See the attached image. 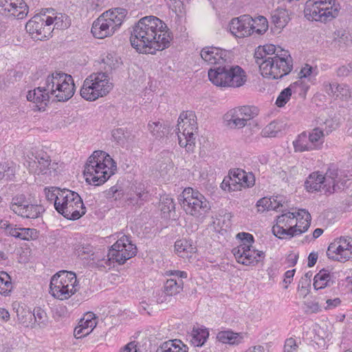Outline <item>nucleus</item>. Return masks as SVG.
<instances>
[{"instance_id":"nucleus-1","label":"nucleus","mask_w":352,"mask_h":352,"mask_svg":"<svg viewBox=\"0 0 352 352\" xmlns=\"http://www.w3.org/2000/svg\"><path fill=\"white\" fill-rule=\"evenodd\" d=\"M172 34L167 25L155 16L140 19L133 27L131 45L140 53L154 54L170 46Z\"/></svg>"},{"instance_id":"nucleus-2","label":"nucleus","mask_w":352,"mask_h":352,"mask_svg":"<svg viewBox=\"0 0 352 352\" xmlns=\"http://www.w3.org/2000/svg\"><path fill=\"white\" fill-rule=\"evenodd\" d=\"M254 58L263 77L281 78L293 69L292 58L288 51L272 44L259 46L255 51Z\"/></svg>"},{"instance_id":"nucleus-3","label":"nucleus","mask_w":352,"mask_h":352,"mask_svg":"<svg viewBox=\"0 0 352 352\" xmlns=\"http://www.w3.org/2000/svg\"><path fill=\"white\" fill-rule=\"evenodd\" d=\"M122 8L110 9L100 15L93 23L91 32L97 38L112 36L122 25L127 15Z\"/></svg>"},{"instance_id":"nucleus-4","label":"nucleus","mask_w":352,"mask_h":352,"mask_svg":"<svg viewBox=\"0 0 352 352\" xmlns=\"http://www.w3.org/2000/svg\"><path fill=\"white\" fill-rule=\"evenodd\" d=\"M43 88L59 102L67 101L75 93L73 78L62 72L50 74L43 80Z\"/></svg>"},{"instance_id":"nucleus-5","label":"nucleus","mask_w":352,"mask_h":352,"mask_svg":"<svg viewBox=\"0 0 352 352\" xmlns=\"http://www.w3.org/2000/svg\"><path fill=\"white\" fill-rule=\"evenodd\" d=\"M113 84L107 72L91 74L84 80L80 96L88 101H95L106 96L113 89Z\"/></svg>"},{"instance_id":"nucleus-6","label":"nucleus","mask_w":352,"mask_h":352,"mask_svg":"<svg viewBox=\"0 0 352 352\" xmlns=\"http://www.w3.org/2000/svg\"><path fill=\"white\" fill-rule=\"evenodd\" d=\"M179 200L186 214L199 221L205 218L211 208L206 198L192 188H186L179 196Z\"/></svg>"},{"instance_id":"nucleus-7","label":"nucleus","mask_w":352,"mask_h":352,"mask_svg":"<svg viewBox=\"0 0 352 352\" xmlns=\"http://www.w3.org/2000/svg\"><path fill=\"white\" fill-rule=\"evenodd\" d=\"M340 9L337 0H309L306 2L305 13L309 19L327 23L338 17Z\"/></svg>"},{"instance_id":"nucleus-8","label":"nucleus","mask_w":352,"mask_h":352,"mask_svg":"<svg viewBox=\"0 0 352 352\" xmlns=\"http://www.w3.org/2000/svg\"><path fill=\"white\" fill-rule=\"evenodd\" d=\"M78 287L76 274L65 270L55 274L52 277L50 284L52 295L61 300L70 298L78 291Z\"/></svg>"},{"instance_id":"nucleus-9","label":"nucleus","mask_w":352,"mask_h":352,"mask_svg":"<svg viewBox=\"0 0 352 352\" xmlns=\"http://www.w3.org/2000/svg\"><path fill=\"white\" fill-rule=\"evenodd\" d=\"M116 162L104 151H95L85 165L84 176H113L116 173Z\"/></svg>"},{"instance_id":"nucleus-10","label":"nucleus","mask_w":352,"mask_h":352,"mask_svg":"<svg viewBox=\"0 0 352 352\" xmlns=\"http://www.w3.org/2000/svg\"><path fill=\"white\" fill-rule=\"evenodd\" d=\"M60 195V201L56 203V210L69 220H77L86 212L82 199L80 195L72 190L66 189Z\"/></svg>"},{"instance_id":"nucleus-11","label":"nucleus","mask_w":352,"mask_h":352,"mask_svg":"<svg viewBox=\"0 0 352 352\" xmlns=\"http://www.w3.org/2000/svg\"><path fill=\"white\" fill-rule=\"evenodd\" d=\"M236 237L241 241V243L233 248L232 252L238 263L245 265H255L264 258L263 252L252 249V245L254 241L252 234L239 232Z\"/></svg>"},{"instance_id":"nucleus-12","label":"nucleus","mask_w":352,"mask_h":352,"mask_svg":"<svg viewBox=\"0 0 352 352\" xmlns=\"http://www.w3.org/2000/svg\"><path fill=\"white\" fill-rule=\"evenodd\" d=\"M32 157L27 155L30 160L28 168L30 174L37 175H57L61 173L62 164L56 162H52L50 155L43 149L32 151L30 153Z\"/></svg>"},{"instance_id":"nucleus-13","label":"nucleus","mask_w":352,"mask_h":352,"mask_svg":"<svg viewBox=\"0 0 352 352\" xmlns=\"http://www.w3.org/2000/svg\"><path fill=\"white\" fill-rule=\"evenodd\" d=\"M137 254V248L132 243L129 237L123 235L109 249L108 258H103L98 264L100 267L110 266L111 261L124 264L127 260Z\"/></svg>"},{"instance_id":"nucleus-14","label":"nucleus","mask_w":352,"mask_h":352,"mask_svg":"<svg viewBox=\"0 0 352 352\" xmlns=\"http://www.w3.org/2000/svg\"><path fill=\"white\" fill-rule=\"evenodd\" d=\"M196 116L192 111L182 112L178 119L177 136L179 144L187 151H192L195 143L197 129Z\"/></svg>"},{"instance_id":"nucleus-15","label":"nucleus","mask_w":352,"mask_h":352,"mask_svg":"<svg viewBox=\"0 0 352 352\" xmlns=\"http://www.w3.org/2000/svg\"><path fill=\"white\" fill-rule=\"evenodd\" d=\"M256 114L255 109L251 107H235L224 114L223 123L226 127L230 129H239L244 127Z\"/></svg>"},{"instance_id":"nucleus-16","label":"nucleus","mask_w":352,"mask_h":352,"mask_svg":"<svg viewBox=\"0 0 352 352\" xmlns=\"http://www.w3.org/2000/svg\"><path fill=\"white\" fill-rule=\"evenodd\" d=\"M167 276H173L175 278H168L164 283V290L162 294L157 298L158 303H162L168 301L171 296L179 294L184 288L183 278L188 277V274L185 271L169 270L166 271Z\"/></svg>"},{"instance_id":"nucleus-17","label":"nucleus","mask_w":352,"mask_h":352,"mask_svg":"<svg viewBox=\"0 0 352 352\" xmlns=\"http://www.w3.org/2000/svg\"><path fill=\"white\" fill-rule=\"evenodd\" d=\"M25 29L32 38L42 41L51 36L52 27L49 26L45 11L34 15L26 23Z\"/></svg>"},{"instance_id":"nucleus-18","label":"nucleus","mask_w":352,"mask_h":352,"mask_svg":"<svg viewBox=\"0 0 352 352\" xmlns=\"http://www.w3.org/2000/svg\"><path fill=\"white\" fill-rule=\"evenodd\" d=\"M105 195L107 199L115 200L124 199L128 204L133 206L140 204L139 203V201H141L140 198L129 190V181L124 178L118 179L116 185L105 191Z\"/></svg>"},{"instance_id":"nucleus-19","label":"nucleus","mask_w":352,"mask_h":352,"mask_svg":"<svg viewBox=\"0 0 352 352\" xmlns=\"http://www.w3.org/2000/svg\"><path fill=\"white\" fill-rule=\"evenodd\" d=\"M296 213L288 212L278 216L276 223L272 227V232L276 237L281 239H289L295 236L294 223Z\"/></svg>"},{"instance_id":"nucleus-20","label":"nucleus","mask_w":352,"mask_h":352,"mask_svg":"<svg viewBox=\"0 0 352 352\" xmlns=\"http://www.w3.org/2000/svg\"><path fill=\"white\" fill-rule=\"evenodd\" d=\"M335 177H308L305 182L307 191L311 192L321 191L331 194L336 190Z\"/></svg>"},{"instance_id":"nucleus-21","label":"nucleus","mask_w":352,"mask_h":352,"mask_svg":"<svg viewBox=\"0 0 352 352\" xmlns=\"http://www.w3.org/2000/svg\"><path fill=\"white\" fill-rule=\"evenodd\" d=\"M252 21V18L249 15H243L233 19L230 23V30L236 37L248 36L252 33V28L250 25Z\"/></svg>"},{"instance_id":"nucleus-22","label":"nucleus","mask_w":352,"mask_h":352,"mask_svg":"<svg viewBox=\"0 0 352 352\" xmlns=\"http://www.w3.org/2000/svg\"><path fill=\"white\" fill-rule=\"evenodd\" d=\"M200 55L203 60L208 65H221L226 63L227 52L215 47H204Z\"/></svg>"},{"instance_id":"nucleus-23","label":"nucleus","mask_w":352,"mask_h":352,"mask_svg":"<svg viewBox=\"0 0 352 352\" xmlns=\"http://www.w3.org/2000/svg\"><path fill=\"white\" fill-rule=\"evenodd\" d=\"M254 184L255 177H223L221 187L223 190L231 192L253 186Z\"/></svg>"},{"instance_id":"nucleus-24","label":"nucleus","mask_w":352,"mask_h":352,"mask_svg":"<svg viewBox=\"0 0 352 352\" xmlns=\"http://www.w3.org/2000/svg\"><path fill=\"white\" fill-rule=\"evenodd\" d=\"M44 11L48 25L52 27L53 30H65L69 27L71 20L65 14L57 12L52 8H47Z\"/></svg>"},{"instance_id":"nucleus-25","label":"nucleus","mask_w":352,"mask_h":352,"mask_svg":"<svg viewBox=\"0 0 352 352\" xmlns=\"http://www.w3.org/2000/svg\"><path fill=\"white\" fill-rule=\"evenodd\" d=\"M96 320L95 316L91 312H88L84 315L75 327L74 335L76 338L80 339L89 335L96 327Z\"/></svg>"},{"instance_id":"nucleus-26","label":"nucleus","mask_w":352,"mask_h":352,"mask_svg":"<svg viewBox=\"0 0 352 352\" xmlns=\"http://www.w3.org/2000/svg\"><path fill=\"white\" fill-rule=\"evenodd\" d=\"M43 87V81L41 82V85L28 91L27 94L28 100L36 104V107L39 111L44 109L50 98L52 97L51 94L45 91Z\"/></svg>"},{"instance_id":"nucleus-27","label":"nucleus","mask_w":352,"mask_h":352,"mask_svg":"<svg viewBox=\"0 0 352 352\" xmlns=\"http://www.w3.org/2000/svg\"><path fill=\"white\" fill-rule=\"evenodd\" d=\"M227 78L229 87H240L247 80L245 72L241 67L228 64H227Z\"/></svg>"},{"instance_id":"nucleus-28","label":"nucleus","mask_w":352,"mask_h":352,"mask_svg":"<svg viewBox=\"0 0 352 352\" xmlns=\"http://www.w3.org/2000/svg\"><path fill=\"white\" fill-rule=\"evenodd\" d=\"M324 91L331 96L346 100L351 97L349 86L346 84H336L324 82L323 84Z\"/></svg>"},{"instance_id":"nucleus-29","label":"nucleus","mask_w":352,"mask_h":352,"mask_svg":"<svg viewBox=\"0 0 352 352\" xmlns=\"http://www.w3.org/2000/svg\"><path fill=\"white\" fill-rule=\"evenodd\" d=\"M209 80L216 86L228 87L227 63L214 67L208 70Z\"/></svg>"},{"instance_id":"nucleus-30","label":"nucleus","mask_w":352,"mask_h":352,"mask_svg":"<svg viewBox=\"0 0 352 352\" xmlns=\"http://www.w3.org/2000/svg\"><path fill=\"white\" fill-rule=\"evenodd\" d=\"M18 19H23L28 14V6L23 0H13L3 9Z\"/></svg>"},{"instance_id":"nucleus-31","label":"nucleus","mask_w":352,"mask_h":352,"mask_svg":"<svg viewBox=\"0 0 352 352\" xmlns=\"http://www.w3.org/2000/svg\"><path fill=\"white\" fill-rule=\"evenodd\" d=\"M311 215L304 209L299 210L296 214L294 229L296 230L295 236L306 232L310 226Z\"/></svg>"},{"instance_id":"nucleus-32","label":"nucleus","mask_w":352,"mask_h":352,"mask_svg":"<svg viewBox=\"0 0 352 352\" xmlns=\"http://www.w3.org/2000/svg\"><path fill=\"white\" fill-rule=\"evenodd\" d=\"M175 251L179 257L189 258L196 252L197 248L192 241L182 239L175 243Z\"/></svg>"},{"instance_id":"nucleus-33","label":"nucleus","mask_w":352,"mask_h":352,"mask_svg":"<svg viewBox=\"0 0 352 352\" xmlns=\"http://www.w3.org/2000/svg\"><path fill=\"white\" fill-rule=\"evenodd\" d=\"M347 244L345 245V242H342L340 238L331 243L327 250V255L329 258L338 261H345L344 256V249H346Z\"/></svg>"},{"instance_id":"nucleus-34","label":"nucleus","mask_w":352,"mask_h":352,"mask_svg":"<svg viewBox=\"0 0 352 352\" xmlns=\"http://www.w3.org/2000/svg\"><path fill=\"white\" fill-rule=\"evenodd\" d=\"M188 347L180 340H170L163 342L156 352H188Z\"/></svg>"},{"instance_id":"nucleus-35","label":"nucleus","mask_w":352,"mask_h":352,"mask_svg":"<svg viewBox=\"0 0 352 352\" xmlns=\"http://www.w3.org/2000/svg\"><path fill=\"white\" fill-rule=\"evenodd\" d=\"M217 339L223 344L237 345L240 344L243 336L241 333H235L232 330L219 331L217 335Z\"/></svg>"},{"instance_id":"nucleus-36","label":"nucleus","mask_w":352,"mask_h":352,"mask_svg":"<svg viewBox=\"0 0 352 352\" xmlns=\"http://www.w3.org/2000/svg\"><path fill=\"white\" fill-rule=\"evenodd\" d=\"M286 124L281 120H274L264 127L261 135L265 138H275L285 130Z\"/></svg>"},{"instance_id":"nucleus-37","label":"nucleus","mask_w":352,"mask_h":352,"mask_svg":"<svg viewBox=\"0 0 352 352\" xmlns=\"http://www.w3.org/2000/svg\"><path fill=\"white\" fill-rule=\"evenodd\" d=\"M289 20V12L285 9H276L272 14V22L279 30L285 28Z\"/></svg>"},{"instance_id":"nucleus-38","label":"nucleus","mask_w":352,"mask_h":352,"mask_svg":"<svg viewBox=\"0 0 352 352\" xmlns=\"http://www.w3.org/2000/svg\"><path fill=\"white\" fill-rule=\"evenodd\" d=\"M294 151L296 152H304L314 151V146L311 144L307 132H302L298 135L297 138L293 142Z\"/></svg>"},{"instance_id":"nucleus-39","label":"nucleus","mask_w":352,"mask_h":352,"mask_svg":"<svg viewBox=\"0 0 352 352\" xmlns=\"http://www.w3.org/2000/svg\"><path fill=\"white\" fill-rule=\"evenodd\" d=\"M331 283H333V281L331 280L330 273L322 269L315 275L313 285L316 290H318L330 286Z\"/></svg>"},{"instance_id":"nucleus-40","label":"nucleus","mask_w":352,"mask_h":352,"mask_svg":"<svg viewBox=\"0 0 352 352\" xmlns=\"http://www.w3.org/2000/svg\"><path fill=\"white\" fill-rule=\"evenodd\" d=\"M307 135L309 138L311 144L314 146V149H320L324 142V137L326 136L324 131L319 126H316L309 131Z\"/></svg>"},{"instance_id":"nucleus-41","label":"nucleus","mask_w":352,"mask_h":352,"mask_svg":"<svg viewBox=\"0 0 352 352\" xmlns=\"http://www.w3.org/2000/svg\"><path fill=\"white\" fill-rule=\"evenodd\" d=\"M30 201L27 199L24 195H17L12 197L10 203V210L15 214L21 216L25 208L28 206Z\"/></svg>"},{"instance_id":"nucleus-42","label":"nucleus","mask_w":352,"mask_h":352,"mask_svg":"<svg viewBox=\"0 0 352 352\" xmlns=\"http://www.w3.org/2000/svg\"><path fill=\"white\" fill-rule=\"evenodd\" d=\"M301 83L300 80H298L291 84L288 87L284 89L278 95L276 101V104L278 107H284L289 100L292 92H296V87L301 85Z\"/></svg>"},{"instance_id":"nucleus-43","label":"nucleus","mask_w":352,"mask_h":352,"mask_svg":"<svg viewBox=\"0 0 352 352\" xmlns=\"http://www.w3.org/2000/svg\"><path fill=\"white\" fill-rule=\"evenodd\" d=\"M208 336L209 332L207 329L194 328L191 333L190 342L195 346H201L206 342Z\"/></svg>"},{"instance_id":"nucleus-44","label":"nucleus","mask_w":352,"mask_h":352,"mask_svg":"<svg viewBox=\"0 0 352 352\" xmlns=\"http://www.w3.org/2000/svg\"><path fill=\"white\" fill-rule=\"evenodd\" d=\"M147 128L151 135L155 139L162 138L167 133V129L160 121H150Z\"/></svg>"},{"instance_id":"nucleus-45","label":"nucleus","mask_w":352,"mask_h":352,"mask_svg":"<svg viewBox=\"0 0 352 352\" xmlns=\"http://www.w3.org/2000/svg\"><path fill=\"white\" fill-rule=\"evenodd\" d=\"M34 321L31 327H34L36 324L39 327L44 328L48 324V317L46 312L39 307H35L32 312Z\"/></svg>"},{"instance_id":"nucleus-46","label":"nucleus","mask_w":352,"mask_h":352,"mask_svg":"<svg viewBox=\"0 0 352 352\" xmlns=\"http://www.w3.org/2000/svg\"><path fill=\"white\" fill-rule=\"evenodd\" d=\"M44 210L41 205L29 204L25 210H23V212L21 214V217L28 219H36L41 215Z\"/></svg>"},{"instance_id":"nucleus-47","label":"nucleus","mask_w":352,"mask_h":352,"mask_svg":"<svg viewBox=\"0 0 352 352\" xmlns=\"http://www.w3.org/2000/svg\"><path fill=\"white\" fill-rule=\"evenodd\" d=\"M252 28V32H255L258 34H263L268 29V21L267 19L263 16H258L254 19L250 23Z\"/></svg>"},{"instance_id":"nucleus-48","label":"nucleus","mask_w":352,"mask_h":352,"mask_svg":"<svg viewBox=\"0 0 352 352\" xmlns=\"http://www.w3.org/2000/svg\"><path fill=\"white\" fill-rule=\"evenodd\" d=\"M64 190H66V188L60 189L58 187H50L45 188V193L46 199L51 202L54 203V206L55 209H56L57 204L58 201H60V199H59L60 195L63 192Z\"/></svg>"},{"instance_id":"nucleus-49","label":"nucleus","mask_w":352,"mask_h":352,"mask_svg":"<svg viewBox=\"0 0 352 352\" xmlns=\"http://www.w3.org/2000/svg\"><path fill=\"white\" fill-rule=\"evenodd\" d=\"M16 316L20 323L25 327H31L33 315L32 312L30 309H25L23 307H19L16 309Z\"/></svg>"},{"instance_id":"nucleus-50","label":"nucleus","mask_w":352,"mask_h":352,"mask_svg":"<svg viewBox=\"0 0 352 352\" xmlns=\"http://www.w3.org/2000/svg\"><path fill=\"white\" fill-rule=\"evenodd\" d=\"M12 289L11 278L6 272H0V294L8 296Z\"/></svg>"},{"instance_id":"nucleus-51","label":"nucleus","mask_w":352,"mask_h":352,"mask_svg":"<svg viewBox=\"0 0 352 352\" xmlns=\"http://www.w3.org/2000/svg\"><path fill=\"white\" fill-rule=\"evenodd\" d=\"M102 63L105 65L104 69L108 71L118 67L121 62L116 54L109 53L102 58Z\"/></svg>"},{"instance_id":"nucleus-52","label":"nucleus","mask_w":352,"mask_h":352,"mask_svg":"<svg viewBox=\"0 0 352 352\" xmlns=\"http://www.w3.org/2000/svg\"><path fill=\"white\" fill-rule=\"evenodd\" d=\"M340 47H344L352 44L351 35L345 32H338V37L335 40Z\"/></svg>"},{"instance_id":"nucleus-53","label":"nucleus","mask_w":352,"mask_h":352,"mask_svg":"<svg viewBox=\"0 0 352 352\" xmlns=\"http://www.w3.org/2000/svg\"><path fill=\"white\" fill-rule=\"evenodd\" d=\"M258 212H263L266 210H276V206L272 205V198L263 197L256 204Z\"/></svg>"},{"instance_id":"nucleus-54","label":"nucleus","mask_w":352,"mask_h":352,"mask_svg":"<svg viewBox=\"0 0 352 352\" xmlns=\"http://www.w3.org/2000/svg\"><path fill=\"white\" fill-rule=\"evenodd\" d=\"M129 190L134 192L139 198H140V200H143L144 195L147 193L144 184L138 182V181L133 183L131 186H130V184L129 183Z\"/></svg>"},{"instance_id":"nucleus-55","label":"nucleus","mask_w":352,"mask_h":352,"mask_svg":"<svg viewBox=\"0 0 352 352\" xmlns=\"http://www.w3.org/2000/svg\"><path fill=\"white\" fill-rule=\"evenodd\" d=\"M68 316V309L65 305H58L52 309V316L56 320H60Z\"/></svg>"},{"instance_id":"nucleus-56","label":"nucleus","mask_w":352,"mask_h":352,"mask_svg":"<svg viewBox=\"0 0 352 352\" xmlns=\"http://www.w3.org/2000/svg\"><path fill=\"white\" fill-rule=\"evenodd\" d=\"M160 208L164 213H168L175 209V203L173 199L168 196L161 199Z\"/></svg>"},{"instance_id":"nucleus-57","label":"nucleus","mask_w":352,"mask_h":352,"mask_svg":"<svg viewBox=\"0 0 352 352\" xmlns=\"http://www.w3.org/2000/svg\"><path fill=\"white\" fill-rule=\"evenodd\" d=\"M340 173V170L335 164L329 165L327 170L325 173L317 171L316 173H312L309 175V176H338Z\"/></svg>"},{"instance_id":"nucleus-58","label":"nucleus","mask_w":352,"mask_h":352,"mask_svg":"<svg viewBox=\"0 0 352 352\" xmlns=\"http://www.w3.org/2000/svg\"><path fill=\"white\" fill-rule=\"evenodd\" d=\"M324 131L325 135H328L337 127V124L332 119H327L318 126Z\"/></svg>"},{"instance_id":"nucleus-59","label":"nucleus","mask_w":352,"mask_h":352,"mask_svg":"<svg viewBox=\"0 0 352 352\" xmlns=\"http://www.w3.org/2000/svg\"><path fill=\"white\" fill-rule=\"evenodd\" d=\"M342 242H345V245L347 244L346 249H344V261H347L352 258V238L348 236L340 237Z\"/></svg>"},{"instance_id":"nucleus-60","label":"nucleus","mask_w":352,"mask_h":352,"mask_svg":"<svg viewBox=\"0 0 352 352\" xmlns=\"http://www.w3.org/2000/svg\"><path fill=\"white\" fill-rule=\"evenodd\" d=\"M36 230L33 228H21L19 239L28 241L36 237Z\"/></svg>"},{"instance_id":"nucleus-61","label":"nucleus","mask_w":352,"mask_h":352,"mask_svg":"<svg viewBox=\"0 0 352 352\" xmlns=\"http://www.w3.org/2000/svg\"><path fill=\"white\" fill-rule=\"evenodd\" d=\"M298 345L296 340L293 338L286 339L284 344L283 352H296Z\"/></svg>"},{"instance_id":"nucleus-62","label":"nucleus","mask_w":352,"mask_h":352,"mask_svg":"<svg viewBox=\"0 0 352 352\" xmlns=\"http://www.w3.org/2000/svg\"><path fill=\"white\" fill-rule=\"evenodd\" d=\"M352 74V61L342 65L337 69V75L340 77H346Z\"/></svg>"},{"instance_id":"nucleus-63","label":"nucleus","mask_w":352,"mask_h":352,"mask_svg":"<svg viewBox=\"0 0 352 352\" xmlns=\"http://www.w3.org/2000/svg\"><path fill=\"white\" fill-rule=\"evenodd\" d=\"M282 173L285 175H306L302 166H294L290 168H287L286 170H282Z\"/></svg>"},{"instance_id":"nucleus-64","label":"nucleus","mask_w":352,"mask_h":352,"mask_svg":"<svg viewBox=\"0 0 352 352\" xmlns=\"http://www.w3.org/2000/svg\"><path fill=\"white\" fill-rule=\"evenodd\" d=\"M110 177H85V182L89 185L98 186L104 184Z\"/></svg>"}]
</instances>
